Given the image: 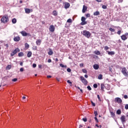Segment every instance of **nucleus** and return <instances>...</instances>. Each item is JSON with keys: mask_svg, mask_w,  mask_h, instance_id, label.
I'll list each match as a JSON object with an SVG mask.
<instances>
[{"mask_svg": "<svg viewBox=\"0 0 128 128\" xmlns=\"http://www.w3.org/2000/svg\"><path fill=\"white\" fill-rule=\"evenodd\" d=\"M82 34L88 38H90V32L89 31L84 30H83V33H82Z\"/></svg>", "mask_w": 128, "mask_h": 128, "instance_id": "nucleus-1", "label": "nucleus"}, {"mask_svg": "<svg viewBox=\"0 0 128 128\" xmlns=\"http://www.w3.org/2000/svg\"><path fill=\"white\" fill-rule=\"evenodd\" d=\"M2 22H4V24H6L8 22V16H4L1 20H0Z\"/></svg>", "mask_w": 128, "mask_h": 128, "instance_id": "nucleus-2", "label": "nucleus"}, {"mask_svg": "<svg viewBox=\"0 0 128 128\" xmlns=\"http://www.w3.org/2000/svg\"><path fill=\"white\" fill-rule=\"evenodd\" d=\"M122 72L124 76H128V70H126V67H124L123 68H122Z\"/></svg>", "mask_w": 128, "mask_h": 128, "instance_id": "nucleus-3", "label": "nucleus"}, {"mask_svg": "<svg viewBox=\"0 0 128 128\" xmlns=\"http://www.w3.org/2000/svg\"><path fill=\"white\" fill-rule=\"evenodd\" d=\"M80 80L82 82V84H84V86H86L88 84V80H86V79L84 77L82 76H80Z\"/></svg>", "mask_w": 128, "mask_h": 128, "instance_id": "nucleus-4", "label": "nucleus"}, {"mask_svg": "<svg viewBox=\"0 0 128 128\" xmlns=\"http://www.w3.org/2000/svg\"><path fill=\"white\" fill-rule=\"evenodd\" d=\"M86 18L84 16H82L81 18L82 22L80 24L81 26H84L85 24H88V22L86 21Z\"/></svg>", "mask_w": 128, "mask_h": 128, "instance_id": "nucleus-5", "label": "nucleus"}, {"mask_svg": "<svg viewBox=\"0 0 128 128\" xmlns=\"http://www.w3.org/2000/svg\"><path fill=\"white\" fill-rule=\"evenodd\" d=\"M20 52V48H16L10 54V56H14V54H18V52Z\"/></svg>", "mask_w": 128, "mask_h": 128, "instance_id": "nucleus-6", "label": "nucleus"}, {"mask_svg": "<svg viewBox=\"0 0 128 128\" xmlns=\"http://www.w3.org/2000/svg\"><path fill=\"white\" fill-rule=\"evenodd\" d=\"M114 102H118V104H122V98L118 97L115 98Z\"/></svg>", "mask_w": 128, "mask_h": 128, "instance_id": "nucleus-7", "label": "nucleus"}, {"mask_svg": "<svg viewBox=\"0 0 128 128\" xmlns=\"http://www.w3.org/2000/svg\"><path fill=\"white\" fill-rule=\"evenodd\" d=\"M21 34L23 36H32L30 34L26 32V31H22L21 32Z\"/></svg>", "mask_w": 128, "mask_h": 128, "instance_id": "nucleus-8", "label": "nucleus"}, {"mask_svg": "<svg viewBox=\"0 0 128 128\" xmlns=\"http://www.w3.org/2000/svg\"><path fill=\"white\" fill-rule=\"evenodd\" d=\"M49 30L51 32H54V30H56V28H54V25H51L50 26Z\"/></svg>", "mask_w": 128, "mask_h": 128, "instance_id": "nucleus-9", "label": "nucleus"}, {"mask_svg": "<svg viewBox=\"0 0 128 128\" xmlns=\"http://www.w3.org/2000/svg\"><path fill=\"white\" fill-rule=\"evenodd\" d=\"M14 42H20V36H17L14 38Z\"/></svg>", "mask_w": 128, "mask_h": 128, "instance_id": "nucleus-10", "label": "nucleus"}, {"mask_svg": "<svg viewBox=\"0 0 128 128\" xmlns=\"http://www.w3.org/2000/svg\"><path fill=\"white\" fill-rule=\"evenodd\" d=\"M87 10H88V7H86V6H85L84 5L82 10V12H83V14H84V12H86Z\"/></svg>", "mask_w": 128, "mask_h": 128, "instance_id": "nucleus-11", "label": "nucleus"}, {"mask_svg": "<svg viewBox=\"0 0 128 128\" xmlns=\"http://www.w3.org/2000/svg\"><path fill=\"white\" fill-rule=\"evenodd\" d=\"M93 68L94 70H98V68H100V66L98 64H94Z\"/></svg>", "mask_w": 128, "mask_h": 128, "instance_id": "nucleus-12", "label": "nucleus"}, {"mask_svg": "<svg viewBox=\"0 0 128 128\" xmlns=\"http://www.w3.org/2000/svg\"><path fill=\"white\" fill-rule=\"evenodd\" d=\"M121 38L122 40H128V37L126 36V35H122L121 36Z\"/></svg>", "mask_w": 128, "mask_h": 128, "instance_id": "nucleus-13", "label": "nucleus"}, {"mask_svg": "<svg viewBox=\"0 0 128 128\" xmlns=\"http://www.w3.org/2000/svg\"><path fill=\"white\" fill-rule=\"evenodd\" d=\"M107 52H108V54L109 56H114V54H116V52H114V51H107Z\"/></svg>", "mask_w": 128, "mask_h": 128, "instance_id": "nucleus-14", "label": "nucleus"}, {"mask_svg": "<svg viewBox=\"0 0 128 128\" xmlns=\"http://www.w3.org/2000/svg\"><path fill=\"white\" fill-rule=\"evenodd\" d=\"M120 120L122 122H126V116H122L120 118Z\"/></svg>", "mask_w": 128, "mask_h": 128, "instance_id": "nucleus-15", "label": "nucleus"}, {"mask_svg": "<svg viewBox=\"0 0 128 128\" xmlns=\"http://www.w3.org/2000/svg\"><path fill=\"white\" fill-rule=\"evenodd\" d=\"M36 44L37 46H40V44H42V40H38L36 41Z\"/></svg>", "mask_w": 128, "mask_h": 128, "instance_id": "nucleus-16", "label": "nucleus"}, {"mask_svg": "<svg viewBox=\"0 0 128 128\" xmlns=\"http://www.w3.org/2000/svg\"><path fill=\"white\" fill-rule=\"evenodd\" d=\"M48 54H49V56H52L54 54V52H52V49L50 50V51L48 52Z\"/></svg>", "mask_w": 128, "mask_h": 128, "instance_id": "nucleus-17", "label": "nucleus"}, {"mask_svg": "<svg viewBox=\"0 0 128 128\" xmlns=\"http://www.w3.org/2000/svg\"><path fill=\"white\" fill-rule=\"evenodd\" d=\"M94 16H100V12L98 11H96L95 12H94Z\"/></svg>", "mask_w": 128, "mask_h": 128, "instance_id": "nucleus-18", "label": "nucleus"}, {"mask_svg": "<svg viewBox=\"0 0 128 128\" xmlns=\"http://www.w3.org/2000/svg\"><path fill=\"white\" fill-rule=\"evenodd\" d=\"M24 56V54L22 52H20L18 54V56H19L20 58Z\"/></svg>", "mask_w": 128, "mask_h": 128, "instance_id": "nucleus-19", "label": "nucleus"}, {"mask_svg": "<svg viewBox=\"0 0 128 128\" xmlns=\"http://www.w3.org/2000/svg\"><path fill=\"white\" fill-rule=\"evenodd\" d=\"M25 12L26 14H30V8H25Z\"/></svg>", "mask_w": 128, "mask_h": 128, "instance_id": "nucleus-20", "label": "nucleus"}, {"mask_svg": "<svg viewBox=\"0 0 128 128\" xmlns=\"http://www.w3.org/2000/svg\"><path fill=\"white\" fill-rule=\"evenodd\" d=\"M32 52H28L27 54L28 58H30V56H32Z\"/></svg>", "mask_w": 128, "mask_h": 128, "instance_id": "nucleus-21", "label": "nucleus"}, {"mask_svg": "<svg viewBox=\"0 0 128 128\" xmlns=\"http://www.w3.org/2000/svg\"><path fill=\"white\" fill-rule=\"evenodd\" d=\"M70 3H66L64 5V8H70Z\"/></svg>", "mask_w": 128, "mask_h": 128, "instance_id": "nucleus-22", "label": "nucleus"}, {"mask_svg": "<svg viewBox=\"0 0 128 128\" xmlns=\"http://www.w3.org/2000/svg\"><path fill=\"white\" fill-rule=\"evenodd\" d=\"M94 53L95 54H96L97 56H100V52L98 50H96L94 52Z\"/></svg>", "mask_w": 128, "mask_h": 128, "instance_id": "nucleus-23", "label": "nucleus"}, {"mask_svg": "<svg viewBox=\"0 0 128 128\" xmlns=\"http://www.w3.org/2000/svg\"><path fill=\"white\" fill-rule=\"evenodd\" d=\"M52 14L53 16H58V12H56V10H54Z\"/></svg>", "mask_w": 128, "mask_h": 128, "instance_id": "nucleus-24", "label": "nucleus"}, {"mask_svg": "<svg viewBox=\"0 0 128 128\" xmlns=\"http://www.w3.org/2000/svg\"><path fill=\"white\" fill-rule=\"evenodd\" d=\"M24 46H25V48H26V50H28V48H30V44H28V43H26Z\"/></svg>", "mask_w": 128, "mask_h": 128, "instance_id": "nucleus-25", "label": "nucleus"}, {"mask_svg": "<svg viewBox=\"0 0 128 128\" xmlns=\"http://www.w3.org/2000/svg\"><path fill=\"white\" fill-rule=\"evenodd\" d=\"M60 66H61L62 68H68V66H64V64H60Z\"/></svg>", "mask_w": 128, "mask_h": 128, "instance_id": "nucleus-26", "label": "nucleus"}, {"mask_svg": "<svg viewBox=\"0 0 128 128\" xmlns=\"http://www.w3.org/2000/svg\"><path fill=\"white\" fill-rule=\"evenodd\" d=\"M104 88H106V86H104V84H101V90H104Z\"/></svg>", "mask_w": 128, "mask_h": 128, "instance_id": "nucleus-27", "label": "nucleus"}, {"mask_svg": "<svg viewBox=\"0 0 128 128\" xmlns=\"http://www.w3.org/2000/svg\"><path fill=\"white\" fill-rule=\"evenodd\" d=\"M116 114H122V111L120 110H116Z\"/></svg>", "mask_w": 128, "mask_h": 128, "instance_id": "nucleus-28", "label": "nucleus"}, {"mask_svg": "<svg viewBox=\"0 0 128 128\" xmlns=\"http://www.w3.org/2000/svg\"><path fill=\"white\" fill-rule=\"evenodd\" d=\"M109 30L112 32H116V30L112 28H109Z\"/></svg>", "mask_w": 128, "mask_h": 128, "instance_id": "nucleus-29", "label": "nucleus"}, {"mask_svg": "<svg viewBox=\"0 0 128 128\" xmlns=\"http://www.w3.org/2000/svg\"><path fill=\"white\" fill-rule=\"evenodd\" d=\"M98 80H102V74H100L98 76Z\"/></svg>", "mask_w": 128, "mask_h": 128, "instance_id": "nucleus-30", "label": "nucleus"}, {"mask_svg": "<svg viewBox=\"0 0 128 128\" xmlns=\"http://www.w3.org/2000/svg\"><path fill=\"white\" fill-rule=\"evenodd\" d=\"M12 24H16V18H14L12 20Z\"/></svg>", "mask_w": 128, "mask_h": 128, "instance_id": "nucleus-31", "label": "nucleus"}, {"mask_svg": "<svg viewBox=\"0 0 128 128\" xmlns=\"http://www.w3.org/2000/svg\"><path fill=\"white\" fill-rule=\"evenodd\" d=\"M67 22L72 24V20L70 18H69L67 20Z\"/></svg>", "mask_w": 128, "mask_h": 128, "instance_id": "nucleus-32", "label": "nucleus"}, {"mask_svg": "<svg viewBox=\"0 0 128 128\" xmlns=\"http://www.w3.org/2000/svg\"><path fill=\"white\" fill-rule=\"evenodd\" d=\"M12 68V66L11 65H8L6 66V70H10Z\"/></svg>", "mask_w": 128, "mask_h": 128, "instance_id": "nucleus-33", "label": "nucleus"}, {"mask_svg": "<svg viewBox=\"0 0 128 128\" xmlns=\"http://www.w3.org/2000/svg\"><path fill=\"white\" fill-rule=\"evenodd\" d=\"M32 50H38V46H32Z\"/></svg>", "mask_w": 128, "mask_h": 128, "instance_id": "nucleus-34", "label": "nucleus"}, {"mask_svg": "<svg viewBox=\"0 0 128 128\" xmlns=\"http://www.w3.org/2000/svg\"><path fill=\"white\" fill-rule=\"evenodd\" d=\"M82 72L84 74H88V71L86 69H82Z\"/></svg>", "mask_w": 128, "mask_h": 128, "instance_id": "nucleus-35", "label": "nucleus"}, {"mask_svg": "<svg viewBox=\"0 0 128 128\" xmlns=\"http://www.w3.org/2000/svg\"><path fill=\"white\" fill-rule=\"evenodd\" d=\"M110 114H111L112 118H114V116H116L114 114V112H110Z\"/></svg>", "mask_w": 128, "mask_h": 128, "instance_id": "nucleus-36", "label": "nucleus"}, {"mask_svg": "<svg viewBox=\"0 0 128 128\" xmlns=\"http://www.w3.org/2000/svg\"><path fill=\"white\" fill-rule=\"evenodd\" d=\"M104 50H110V48H108V46H105L104 47Z\"/></svg>", "mask_w": 128, "mask_h": 128, "instance_id": "nucleus-37", "label": "nucleus"}, {"mask_svg": "<svg viewBox=\"0 0 128 128\" xmlns=\"http://www.w3.org/2000/svg\"><path fill=\"white\" fill-rule=\"evenodd\" d=\"M93 86L94 88H98V84H94V85H93Z\"/></svg>", "mask_w": 128, "mask_h": 128, "instance_id": "nucleus-38", "label": "nucleus"}, {"mask_svg": "<svg viewBox=\"0 0 128 128\" xmlns=\"http://www.w3.org/2000/svg\"><path fill=\"white\" fill-rule=\"evenodd\" d=\"M106 8H107V6L106 5H103L102 6V8H103V10H106Z\"/></svg>", "mask_w": 128, "mask_h": 128, "instance_id": "nucleus-39", "label": "nucleus"}, {"mask_svg": "<svg viewBox=\"0 0 128 128\" xmlns=\"http://www.w3.org/2000/svg\"><path fill=\"white\" fill-rule=\"evenodd\" d=\"M87 88H88V90H92V88L90 86H87Z\"/></svg>", "mask_w": 128, "mask_h": 128, "instance_id": "nucleus-40", "label": "nucleus"}, {"mask_svg": "<svg viewBox=\"0 0 128 128\" xmlns=\"http://www.w3.org/2000/svg\"><path fill=\"white\" fill-rule=\"evenodd\" d=\"M83 122H88V119L86 118H82Z\"/></svg>", "mask_w": 128, "mask_h": 128, "instance_id": "nucleus-41", "label": "nucleus"}, {"mask_svg": "<svg viewBox=\"0 0 128 128\" xmlns=\"http://www.w3.org/2000/svg\"><path fill=\"white\" fill-rule=\"evenodd\" d=\"M118 34L120 36V34H122V30H120L117 32Z\"/></svg>", "mask_w": 128, "mask_h": 128, "instance_id": "nucleus-42", "label": "nucleus"}, {"mask_svg": "<svg viewBox=\"0 0 128 128\" xmlns=\"http://www.w3.org/2000/svg\"><path fill=\"white\" fill-rule=\"evenodd\" d=\"M94 118L96 122H98V118H96V116H95Z\"/></svg>", "mask_w": 128, "mask_h": 128, "instance_id": "nucleus-43", "label": "nucleus"}, {"mask_svg": "<svg viewBox=\"0 0 128 128\" xmlns=\"http://www.w3.org/2000/svg\"><path fill=\"white\" fill-rule=\"evenodd\" d=\"M67 72H72V69H70V68H67Z\"/></svg>", "mask_w": 128, "mask_h": 128, "instance_id": "nucleus-44", "label": "nucleus"}, {"mask_svg": "<svg viewBox=\"0 0 128 128\" xmlns=\"http://www.w3.org/2000/svg\"><path fill=\"white\" fill-rule=\"evenodd\" d=\"M97 98H98V100H100V102H101L102 100H100V96L98 94L97 95Z\"/></svg>", "mask_w": 128, "mask_h": 128, "instance_id": "nucleus-45", "label": "nucleus"}, {"mask_svg": "<svg viewBox=\"0 0 128 128\" xmlns=\"http://www.w3.org/2000/svg\"><path fill=\"white\" fill-rule=\"evenodd\" d=\"M32 68H36V64H32Z\"/></svg>", "mask_w": 128, "mask_h": 128, "instance_id": "nucleus-46", "label": "nucleus"}, {"mask_svg": "<svg viewBox=\"0 0 128 128\" xmlns=\"http://www.w3.org/2000/svg\"><path fill=\"white\" fill-rule=\"evenodd\" d=\"M17 80H18V78H13V79L12 80V82H16Z\"/></svg>", "mask_w": 128, "mask_h": 128, "instance_id": "nucleus-47", "label": "nucleus"}, {"mask_svg": "<svg viewBox=\"0 0 128 128\" xmlns=\"http://www.w3.org/2000/svg\"><path fill=\"white\" fill-rule=\"evenodd\" d=\"M91 104L92 106H96V104H94L92 101L91 102Z\"/></svg>", "mask_w": 128, "mask_h": 128, "instance_id": "nucleus-48", "label": "nucleus"}, {"mask_svg": "<svg viewBox=\"0 0 128 128\" xmlns=\"http://www.w3.org/2000/svg\"><path fill=\"white\" fill-rule=\"evenodd\" d=\"M86 18H90V14H86Z\"/></svg>", "mask_w": 128, "mask_h": 128, "instance_id": "nucleus-49", "label": "nucleus"}, {"mask_svg": "<svg viewBox=\"0 0 128 128\" xmlns=\"http://www.w3.org/2000/svg\"><path fill=\"white\" fill-rule=\"evenodd\" d=\"M94 114L95 115V116H98V112L94 111Z\"/></svg>", "mask_w": 128, "mask_h": 128, "instance_id": "nucleus-50", "label": "nucleus"}, {"mask_svg": "<svg viewBox=\"0 0 128 128\" xmlns=\"http://www.w3.org/2000/svg\"><path fill=\"white\" fill-rule=\"evenodd\" d=\"M124 108L126 110H128V104H126Z\"/></svg>", "mask_w": 128, "mask_h": 128, "instance_id": "nucleus-51", "label": "nucleus"}, {"mask_svg": "<svg viewBox=\"0 0 128 128\" xmlns=\"http://www.w3.org/2000/svg\"><path fill=\"white\" fill-rule=\"evenodd\" d=\"M67 82H68V84H72V82H70V80H67Z\"/></svg>", "mask_w": 128, "mask_h": 128, "instance_id": "nucleus-52", "label": "nucleus"}, {"mask_svg": "<svg viewBox=\"0 0 128 128\" xmlns=\"http://www.w3.org/2000/svg\"><path fill=\"white\" fill-rule=\"evenodd\" d=\"M38 66V68H40L41 70L42 68V64H39Z\"/></svg>", "mask_w": 128, "mask_h": 128, "instance_id": "nucleus-53", "label": "nucleus"}, {"mask_svg": "<svg viewBox=\"0 0 128 128\" xmlns=\"http://www.w3.org/2000/svg\"><path fill=\"white\" fill-rule=\"evenodd\" d=\"M20 72H24V68H20Z\"/></svg>", "mask_w": 128, "mask_h": 128, "instance_id": "nucleus-54", "label": "nucleus"}, {"mask_svg": "<svg viewBox=\"0 0 128 128\" xmlns=\"http://www.w3.org/2000/svg\"><path fill=\"white\" fill-rule=\"evenodd\" d=\"M4 46H6V48H8V44H4Z\"/></svg>", "mask_w": 128, "mask_h": 128, "instance_id": "nucleus-55", "label": "nucleus"}, {"mask_svg": "<svg viewBox=\"0 0 128 128\" xmlns=\"http://www.w3.org/2000/svg\"><path fill=\"white\" fill-rule=\"evenodd\" d=\"M124 98H125V99L128 98V95H124Z\"/></svg>", "mask_w": 128, "mask_h": 128, "instance_id": "nucleus-56", "label": "nucleus"}, {"mask_svg": "<svg viewBox=\"0 0 128 128\" xmlns=\"http://www.w3.org/2000/svg\"><path fill=\"white\" fill-rule=\"evenodd\" d=\"M48 62H52V59H48Z\"/></svg>", "mask_w": 128, "mask_h": 128, "instance_id": "nucleus-57", "label": "nucleus"}, {"mask_svg": "<svg viewBox=\"0 0 128 128\" xmlns=\"http://www.w3.org/2000/svg\"><path fill=\"white\" fill-rule=\"evenodd\" d=\"M96 2H102V0H95Z\"/></svg>", "mask_w": 128, "mask_h": 128, "instance_id": "nucleus-58", "label": "nucleus"}, {"mask_svg": "<svg viewBox=\"0 0 128 128\" xmlns=\"http://www.w3.org/2000/svg\"><path fill=\"white\" fill-rule=\"evenodd\" d=\"M80 66L81 68H82V66H84V64H80Z\"/></svg>", "mask_w": 128, "mask_h": 128, "instance_id": "nucleus-59", "label": "nucleus"}, {"mask_svg": "<svg viewBox=\"0 0 128 128\" xmlns=\"http://www.w3.org/2000/svg\"><path fill=\"white\" fill-rule=\"evenodd\" d=\"M84 78H88V74H85Z\"/></svg>", "mask_w": 128, "mask_h": 128, "instance_id": "nucleus-60", "label": "nucleus"}, {"mask_svg": "<svg viewBox=\"0 0 128 128\" xmlns=\"http://www.w3.org/2000/svg\"><path fill=\"white\" fill-rule=\"evenodd\" d=\"M124 2L123 0H118V2Z\"/></svg>", "mask_w": 128, "mask_h": 128, "instance_id": "nucleus-61", "label": "nucleus"}, {"mask_svg": "<svg viewBox=\"0 0 128 128\" xmlns=\"http://www.w3.org/2000/svg\"><path fill=\"white\" fill-rule=\"evenodd\" d=\"M47 78H52V76H48Z\"/></svg>", "mask_w": 128, "mask_h": 128, "instance_id": "nucleus-62", "label": "nucleus"}, {"mask_svg": "<svg viewBox=\"0 0 128 128\" xmlns=\"http://www.w3.org/2000/svg\"><path fill=\"white\" fill-rule=\"evenodd\" d=\"M124 36H128V32L126 33V34H124Z\"/></svg>", "mask_w": 128, "mask_h": 128, "instance_id": "nucleus-63", "label": "nucleus"}, {"mask_svg": "<svg viewBox=\"0 0 128 128\" xmlns=\"http://www.w3.org/2000/svg\"><path fill=\"white\" fill-rule=\"evenodd\" d=\"M55 61L56 62H58V58H56L55 59Z\"/></svg>", "mask_w": 128, "mask_h": 128, "instance_id": "nucleus-64", "label": "nucleus"}]
</instances>
